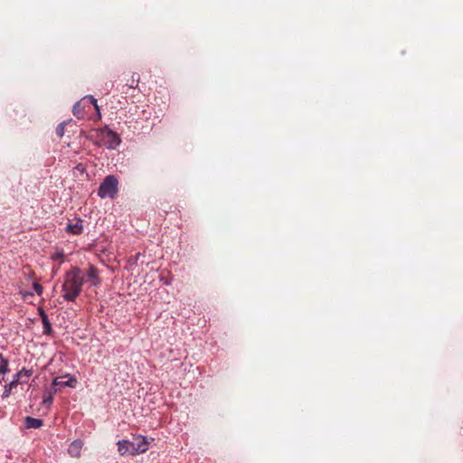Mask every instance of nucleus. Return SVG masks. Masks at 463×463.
<instances>
[{
    "mask_svg": "<svg viewBox=\"0 0 463 463\" xmlns=\"http://www.w3.org/2000/svg\"><path fill=\"white\" fill-rule=\"evenodd\" d=\"M84 272L77 267L71 268L65 275L61 287L62 297L66 301L73 302L81 292Z\"/></svg>",
    "mask_w": 463,
    "mask_h": 463,
    "instance_id": "f257e3e1",
    "label": "nucleus"
},
{
    "mask_svg": "<svg viewBox=\"0 0 463 463\" xmlns=\"http://www.w3.org/2000/svg\"><path fill=\"white\" fill-rule=\"evenodd\" d=\"M117 445L118 451L121 456L126 454L136 456L145 453L149 448L147 439L141 435L135 437L132 441L127 439L118 440Z\"/></svg>",
    "mask_w": 463,
    "mask_h": 463,
    "instance_id": "f03ea898",
    "label": "nucleus"
},
{
    "mask_svg": "<svg viewBox=\"0 0 463 463\" xmlns=\"http://www.w3.org/2000/svg\"><path fill=\"white\" fill-rule=\"evenodd\" d=\"M118 179L114 175H108L100 184L98 195L100 198L113 199L118 194Z\"/></svg>",
    "mask_w": 463,
    "mask_h": 463,
    "instance_id": "7ed1b4c3",
    "label": "nucleus"
},
{
    "mask_svg": "<svg viewBox=\"0 0 463 463\" xmlns=\"http://www.w3.org/2000/svg\"><path fill=\"white\" fill-rule=\"evenodd\" d=\"M99 138L100 143L109 149L117 148L121 142L119 136L116 132L107 128L100 131Z\"/></svg>",
    "mask_w": 463,
    "mask_h": 463,
    "instance_id": "20e7f679",
    "label": "nucleus"
},
{
    "mask_svg": "<svg viewBox=\"0 0 463 463\" xmlns=\"http://www.w3.org/2000/svg\"><path fill=\"white\" fill-rule=\"evenodd\" d=\"M77 383V378L70 373H67L64 376L55 377L52 380V386L55 389H57V387L75 388Z\"/></svg>",
    "mask_w": 463,
    "mask_h": 463,
    "instance_id": "39448f33",
    "label": "nucleus"
},
{
    "mask_svg": "<svg viewBox=\"0 0 463 463\" xmlns=\"http://www.w3.org/2000/svg\"><path fill=\"white\" fill-rule=\"evenodd\" d=\"M84 281L90 287H97L100 284L99 271L94 266H90L84 272Z\"/></svg>",
    "mask_w": 463,
    "mask_h": 463,
    "instance_id": "423d86ee",
    "label": "nucleus"
},
{
    "mask_svg": "<svg viewBox=\"0 0 463 463\" xmlns=\"http://www.w3.org/2000/svg\"><path fill=\"white\" fill-rule=\"evenodd\" d=\"M20 374L21 373H15L13 377V380L9 383L5 385L2 399L8 398L12 392V390L15 388L19 383H21Z\"/></svg>",
    "mask_w": 463,
    "mask_h": 463,
    "instance_id": "0eeeda50",
    "label": "nucleus"
},
{
    "mask_svg": "<svg viewBox=\"0 0 463 463\" xmlns=\"http://www.w3.org/2000/svg\"><path fill=\"white\" fill-rule=\"evenodd\" d=\"M82 446L83 443L81 440L75 439L70 444L68 448V453L73 458H79L80 456Z\"/></svg>",
    "mask_w": 463,
    "mask_h": 463,
    "instance_id": "6e6552de",
    "label": "nucleus"
},
{
    "mask_svg": "<svg viewBox=\"0 0 463 463\" xmlns=\"http://www.w3.org/2000/svg\"><path fill=\"white\" fill-rule=\"evenodd\" d=\"M66 231L74 235L80 234L83 231L81 221L78 220L74 222H69L66 226Z\"/></svg>",
    "mask_w": 463,
    "mask_h": 463,
    "instance_id": "1a4fd4ad",
    "label": "nucleus"
},
{
    "mask_svg": "<svg viewBox=\"0 0 463 463\" xmlns=\"http://www.w3.org/2000/svg\"><path fill=\"white\" fill-rule=\"evenodd\" d=\"M8 371V361L2 354H0V383L5 380V375Z\"/></svg>",
    "mask_w": 463,
    "mask_h": 463,
    "instance_id": "9d476101",
    "label": "nucleus"
},
{
    "mask_svg": "<svg viewBox=\"0 0 463 463\" xmlns=\"http://www.w3.org/2000/svg\"><path fill=\"white\" fill-rule=\"evenodd\" d=\"M25 425L28 429H38L43 426V420L36 418L26 417Z\"/></svg>",
    "mask_w": 463,
    "mask_h": 463,
    "instance_id": "9b49d317",
    "label": "nucleus"
},
{
    "mask_svg": "<svg viewBox=\"0 0 463 463\" xmlns=\"http://www.w3.org/2000/svg\"><path fill=\"white\" fill-rule=\"evenodd\" d=\"M57 389L53 388L52 390L46 391L43 394V403L50 407L53 401V395L56 393Z\"/></svg>",
    "mask_w": 463,
    "mask_h": 463,
    "instance_id": "f8f14e48",
    "label": "nucleus"
},
{
    "mask_svg": "<svg viewBox=\"0 0 463 463\" xmlns=\"http://www.w3.org/2000/svg\"><path fill=\"white\" fill-rule=\"evenodd\" d=\"M83 109L84 108L81 106V101H78L74 104L72 111L77 118H80L82 117Z\"/></svg>",
    "mask_w": 463,
    "mask_h": 463,
    "instance_id": "ddd939ff",
    "label": "nucleus"
},
{
    "mask_svg": "<svg viewBox=\"0 0 463 463\" xmlns=\"http://www.w3.org/2000/svg\"><path fill=\"white\" fill-rule=\"evenodd\" d=\"M32 373H33L32 370H26V369L23 368L21 371L17 372L16 373H21L20 374V382L24 383L31 377Z\"/></svg>",
    "mask_w": 463,
    "mask_h": 463,
    "instance_id": "4468645a",
    "label": "nucleus"
},
{
    "mask_svg": "<svg viewBox=\"0 0 463 463\" xmlns=\"http://www.w3.org/2000/svg\"><path fill=\"white\" fill-rule=\"evenodd\" d=\"M43 332L44 334H49L52 330L51 323L48 320L46 315L43 313Z\"/></svg>",
    "mask_w": 463,
    "mask_h": 463,
    "instance_id": "2eb2a0df",
    "label": "nucleus"
},
{
    "mask_svg": "<svg viewBox=\"0 0 463 463\" xmlns=\"http://www.w3.org/2000/svg\"><path fill=\"white\" fill-rule=\"evenodd\" d=\"M63 256H64L63 251L61 250H55L52 253V260H60L61 262L62 259H63Z\"/></svg>",
    "mask_w": 463,
    "mask_h": 463,
    "instance_id": "dca6fc26",
    "label": "nucleus"
},
{
    "mask_svg": "<svg viewBox=\"0 0 463 463\" xmlns=\"http://www.w3.org/2000/svg\"><path fill=\"white\" fill-rule=\"evenodd\" d=\"M64 127H65V122H62L61 123L57 128H56V133L59 137H62L63 134H64Z\"/></svg>",
    "mask_w": 463,
    "mask_h": 463,
    "instance_id": "f3484780",
    "label": "nucleus"
},
{
    "mask_svg": "<svg viewBox=\"0 0 463 463\" xmlns=\"http://www.w3.org/2000/svg\"><path fill=\"white\" fill-rule=\"evenodd\" d=\"M33 288L34 292L39 296L43 293V287L37 282L33 283Z\"/></svg>",
    "mask_w": 463,
    "mask_h": 463,
    "instance_id": "a211bd4d",
    "label": "nucleus"
},
{
    "mask_svg": "<svg viewBox=\"0 0 463 463\" xmlns=\"http://www.w3.org/2000/svg\"><path fill=\"white\" fill-rule=\"evenodd\" d=\"M83 99H89L90 101V103L94 105L95 109H99V107H98V104H97V99H94L92 96H90V95L86 96V97H84Z\"/></svg>",
    "mask_w": 463,
    "mask_h": 463,
    "instance_id": "6ab92c4d",
    "label": "nucleus"
},
{
    "mask_svg": "<svg viewBox=\"0 0 463 463\" xmlns=\"http://www.w3.org/2000/svg\"><path fill=\"white\" fill-rule=\"evenodd\" d=\"M138 81H139V76L138 75H133L132 76V80H131V83H130V87L134 88L135 85H137Z\"/></svg>",
    "mask_w": 463,
    "mask_h": 463,
    "instance_id": "aec40b11",
    "label": "nucleus"
}]
</instances>
